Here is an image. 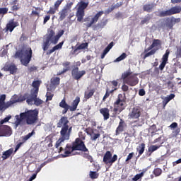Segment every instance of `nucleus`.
<instances>
[{"instance_id":"nucleus-14","label":"nucleus","mask_w":181,"mask_h":181,"mask_svg":"<svg viewBox=\"0 0 181 181\" xmlns=\"http://www.w3.org/2000/svg\"><path fill=\"white\" fill-rule=\"evenodd\" d=\"M181 12V7L179 6H174L171 8L170 10L166 11L164 13H162V16H166L168 15H175V13H180Z\"/></svg>"},{"instance_id":"nucleus-23","label":"nucleus","mask_w":181,"mask_h":181,"mask_svg":"<svg viewBox=\"0 0 181 181\" xmlns=\"http://www.w3.org/2000/svg\"><path fill=\"white\" fill-rule=\"evenodd\" d=\"M80 103V98L76 97V99L73 101L71 106H69L70 111H76L77 110V105Z\"/></svg>"},{"instance_id":"nucleus-52","label":"nucleus","mask_w":181,"mask_h":181,"mask_svg":"<svg viewBox=\"0 0 181 181\" xmlns=\"http://www.w3.org/2000/svg\"><path fill=\"white\" fill-rule=\"evenodd\" d=\"M56 11H57V8H56V7H54V8H51L49 9V11H48V13L54 14V13H56Z\"/></svg>"},{"instance_id":"nucleus-46","label":"nucleus","mask_w":181,"mask_h":181,"mask_svg":"<svg viewBox=\"0 0 181 181\" xmlns=\"http://www.w3.org/2000/svg\"><path fill=\"white\" fill-rule=\"evenodd\" d=\"M129 76H131V72L127 71L122 74V78L123 80H125V78H127V77H128Z\"/></svg>"},{"instance_id":"nucleus-21","label":"nucleus","mask_w":181,"mask_h":181,"mask_svg":"<svg viewBox=\"0 0 181 181\" xmlns=\"http://www.w3.org/2000/svg\"><path fill=\"white\" fill-rule=\"evenodd\" d=\"M59 107H61V108H63L64 110L62 111V112L64 114H66L67 112V111H69V110H70V105H69L67 104V103H66L65 100H62L60 103H59Z\"/></svg>"},{"instance_id":"nucleus-17","label":"nucleus","mask_w":181,"mask_h":181,"mask_svg":"<svg viewBox=\"0 0 181 181\" xmlns=\"http://www.w3.org/2000/svg\"><path fill=\"white\" fill-rule=\"evenodd\" d=\"M125 108V106L124 105V101L122 100L119 99L115 103V111L116 112H121L122 110Z\"/></svg>"},{"instance_id":"nucleus-53","label":"nucleus","mask_w":181,"mask_h":181,"mask_svg":"<svg viewBox=\"0 0 181 181\" xmlns=\"http://www.w3.org/2000/svg\"><path fill=\"white\" fill-rule=\"evenodd\" d=\"M134 156V153H130L128 156L127 158L126 159V162H128V160H130V159H132Z\"/></svg>"},{"instance_id":"nucleus-12","label":"nucleus","mask_w":181,"mask_h":181,"mask_svg":"<svg viewBox=\"0 0 181 181\" xmlns=\"http://www.w3.org/2000/svg\"><path fill=\"white\" fill-rule=\"evenodd\" d=\"M12 131L11 127L8 126H0V136H11Z\"/></svg>"},{"instance_id":"nucleus-35","label":"nucleus","mask_w":181,"mask_h":181,"mask_svg":"<svg viewBox=\"0 0 181 181\" xmlns=\"http://www.w3.org/2000/svg\"><path fill=\"white\" fill-rule=\"evenodd\" d=\"M127 59V54L122 53L119 57H117L114 62L117 63L119 62H122V60Z\"/></svg>"},{"instance_id":"nucleus-24","label":"nucleus","mask_w":181,"mask_h":181,"mask_svg":"<svg viewBox=\"0 0 181 181\" xmlns=\"http://www.w3.org/2000/svg\"><path fill=\"white\" fill-rule=\"evenodd\" d=\"M100 114L104 117L105 121H107L110 118V110L107 108H102L100 110Z\"/></svg>"},{"instance_id":"nucleus-7","label":"nucleus","mask_w":181,"mask_h":181,"mask_svg":"<svg viewBox=\"0 0 181 181\" xmlns=\"http://www.w3.org/2000/svg\"><path fill=\"white\" fill-rule=\"evenodd\" d=\"M88 6V3H86L84 1H81L78 4V11L76 12V18L78 22H81L83 21V18H84V9Z\"/></svg>"},{"instance_id":"nucleus-59","label":"nucleus","mask_w":181,"mask_h":181,"mask_svg":"<svg viewBox=\"0 0 181 181\" xmlns=\"http://www.w3.org/2000/svg\"><path fill=\"white\" fill-rule=\"evenodd\" d=\"M122 88L123 91H128V86H127V85H123L122 86Z\"/></svg>"},{"instance_id":"nucleus-60","label":"nucleus","mask_w":181,"mask_h":181,"mask_svg":"<svg viewBox=\"0 0 181 181\" xmlns=\"http://www.w3.org/2000/svg\"><path fill=\"white\" fill-rule=\"evenodd\" d=\"M35 179H36V174H33V176L30 177L29 181L35 180Z\"/></svg>"},{"instance_id":"nucleus-47","label":"nucleus","mask_w":181,"mask_h":181,"mask_svg":"<svg viewBox=\"0 0 181 181\" xmlns=\"http://www.w3.org/2000/svg\"><path fill=\"white\" fill-rule=\"evenodd\" d=\"M107 23H108L107 20H103L99 23L100 28H104V26L107 25Z\"/></svg>"},{"instance_id":"nucleus-3","label":"nucleus","mask_w":181,"mask_h":181,"mask_svg":"<svg viewBox=\"0 0 181 181\" xmlns=\"http://www.w3.org/2000/svg\"><path fill=\"white\" fill-rule=\"evenodd\" d=\"M74 151H83L87 152V148L84 145V143L79 139H76L73 146L66 145L65 148L64 153L62 154L63 158H67V156H71V155H76Z\"/></svg>"},{"instance_id":"nucleus-27","label":"nucleus","mask_w":181,"mask_h":181,"mask_svg":"<svg viewBox=\"0 0 181 181\" xmlns=\"http://www.w3.org/2000/svg\"><path fill=\"white\" fill-rule=\"evenodd\" d=\"M36 97H37V93H34V94L32 95L31 97L27 98L28 104H29V105L35 104V100Z\"/></svg>"},{"instance_id":"nucleus-26","label":"nucleus","mask_w":181,"mask_h":181,"mask_svg":"<svg viewBox=\"0 0 181 181\" xmlns=\"http://www.w3.org/2000/svg\"><path fill=\"white\" fill-rule=\"evenodd\" d=\"M13 97H16L13 98V100L16 101L15 103H21V101H25V100L28 98V95H21L19 97L16 95H14Z\"/></svg>"},{"instance_id":"nucleus-22","label":"nucleus","mask_w":181,"mask_h":181,"mask_svg":"<svg viewBox=\"0 0 181 181\" xmlns=\"http://www.w3.org/2000/svg\"><path fill=\"white\" fill-rule=\"evenodd\" d=\"M67 124H69V119H67V117H62L58 123V127L59 128H64V127H69Z\"/></svg>"},{"instance_id":"nucleus-32","label":"nucleus","mask_w":181,"mask_h":181,"mask_svg":"<svg viewBox=\"0 0 181 181\" xmlns=\"http://www.w3.org/2000/svg\"><path fill=\"white\" fill-rule=\"evenodd\" d=\"M110 87H112L113 89L110 90V93H114L115 90H117V86H118V81H112L110 83Z\"/></svg>"},{"instance_id":"nucleus-11","label":"nucleus","mask_w":181,"mask_h":181,"mask_svg":"<svg viewBox=\"0 0 181 181\" xmlns=\"http://www.w3.org/2000/svg\"><path fill=\"white\" fill-rule=\"evenodd\" d=\"M60 84V78L55 77L51 78V83L47 86L48 91H53Z\"/></svg>"},{"instance_id":"nucleus-58","label":"nucleus","mask_w":181,"mask_h":181,"mask_svg":"<svg viewBox=\"0 0 181 181\" xmlns=\"http://www.w3.org/2000/svg\"><path fill=\"white\" fill-rule=\"evenodd\" d=\"M50 19V16H45V18H44V24H45L47 21H49Z\"/></svg>"},{"instance_id":"nucleus-28","label":"nucleus","mask_w":181,"mask_h":181,"mask_svg":"<svg viewBox=\"0 0 181 181\" xmlns=\"http://www.w3.org/2000/svg\"><path fill=\"white\" fill-rule=\"evenodd\" d=\"M13 153V148H10L9 150H7L3 153L2 158L4 160L8 159V158H9V156H11Z\"/></svg>"},{"instance_id":"nucleus-48","label":"nucleus","mask_w":181,"mask_h":181,"mask_svg":"<svg viewBox=\"0 0 181 181\" xmlns=\"http://www.w3.org/2000/svg\"><path fill=\"white\" fill-rule=\"evenodd\" d=\"M34 104L35 105H40L41 104H43V100L35 98Z\"/></svg>"},{"instance_id":"nucleus-51","label":"nucleus","mask_w":181,"mask_h":181,"mask_svg":"<svg viewBox=\"0 0 181 181\" xmlns=\"http://www.w3.org/2000/svg\"><path fill=\"white\" fill-rule=\"evenodd\" d=\"M63 2V0H58L54 4L55 9H57L60 6L61 4Z\"/></svg>"},{"instance_id":"nucleus-63","label":"nucleus","mask_w":181,"mask_h":181,"mask_svg":"<svg viewBox=\"0 0 181 181\" xmlns=\"http://www.w3.org/2000/svg\"><path fill=\"white\" fill-rule=\"evenodd\" d=\"M8 53V52L6 50V49H4L2 52H1V56L4 57V56H6V54Z\"/></svg>"},{"instance_id":"nucleus-64","label":"nucleus","mask_w":181,"mask_h":181,"mask_svg":"<svg viewBox=\"0 0 181 181\" xmlns=\"http://www.w3.org/2000/svg\"><path fill=\"white\" fill-rule=\"evenodd\" d=\"M171 2L173 4H179L180 2H181V0H171Z\"/></svg>"},{"instance_id":"nucleus-57","label":"nucleus","mask_w":181,"mask_h":181,"mask_svg":"<svg viewBox=\"0 0 181 181\" xmlns=\"http://www.w3.org/2000/svg\"><path fill=\"white\" fill-rule=\"evenodd\" d=\"M109 96L110 93H108V90H107L105 95L103 97V101H105V99L108 98Z\"/></svg>"},{"instance_id":"nucleus-34","label":"nucleus","mask_w":181,"mask_h":181,"mask_svg":"<svg viewBox=\"0 0 181 181\" xmlns=\"http://www.w3.org/2000/svg\"><path fill=\"white\" fill-rule=\"evenodd\" d=\"M173 98H175V95H173V94H171L169 96L164 98L163 104H165V105H166V104H168V103H169V101H170V100H173Z\"/></svg>"},{"instance_id":"nucleus-5","label":"nucleus","mask_w":181,"mask_h":181,"mask_svg":"<svg viewBox=\"0 0 181 181\" xmlns=\"http://www.w3.org/2000/svg\"><path fill=\"white\" fill-rule=\"evenodd\" d=\"M71 132V127L69 129V126H66L62 128L60 132L61 138L57 141L55 146L56 148H59V146H62V144L64 142V141H67L70 139V134Z\"/></svg>"},{"instance_id":"nucleus-29","label":"nucleus","mask_w":181,"mask_h":181,"mask_svg":"<svg viewBox=\"0 0 181 181\" xmlns=\"http://www.w3.org/2000/svg\"><path fill=\"white\" fill-rule=\"evenodd\" d=\"M69 12H70V10L65 8L64 10H62L60 13V17L59 19L60 21H63V19H64V18H66V16H67V14L69 13Z\"/></svg>"},{"instance_id":"nucleus-36","label":"nucleus","mask_w":181,"mask_h":181,"mask_svg":"<svg viewBox=\"0 0 181 181\" xmlns=\"http://www.w3.org/2000/svg\"><path fill=\"white\" fill-rule=\"evenodd\" d=\"M95 90L93 89L85 92V98H90L94 95Z\"/></svg>"},{"instance_id":"nucleus-4","label":"nucleus","mask_w":181,"mask_h":181,"mask_svg":"<svg viewBox=\"0 0 181 181\" xmlns=\"http://www.w3.org/2000/svg\"><path fill=\"white\" fill-rule=\"evenodd\" d=\"M15 57L16 59H20L21 62L23 66H28L30 62V60H32V49L30 47H27L21 51H18L16 53Z\"/></svg>"},{"instance_id":"nucleus-19","label":"nucleus","mask_w":181,"mask_h":181,"mask_svg":"<svg viewBox=\"0 0 181 181\" xmlns=\"http://www.w3.org/2000/svg\"><path fill=\"white\" fill-rule=\"evenodd\" d=\"M131 118L137 119L141 116V111L139 109L134 107L129 114Z\"/></svg>"},{"instance_id":"nucleus-43","label":"nucleus","mask_w":181,"mask_h":181,"mask_svg":"<svg viewBox=\"0 0 181 181\" xmlns=\"http://www.w3.org/2000/svg\"><path fill=\"white\" fill-rule=\"evenodd\" d=\"M153 8V6L152 4H146L144 6V11H146L147 12H149Z\"/></svg>"},{"instance_id":"nucleus-8","label":"nucleus","mask_w":181,"mask_h":181,"mask_svg":"<svg viewBox=\"0 0 181 181\" xmlns=\"http://www.w3.org/2000/svg\"><path fill=\"white\" fill-rule=\"evenodd\" d=\"M159 49H160V40H154L151 46H150L147 49V51L148 50H151V51L146 53L145 54V57H149V56H152V54H155V53H156V50H159Z\"/></svg>"},{"instance_id":"nucleus-44","label":"nucleus","mask_w":181,"mask_h":181,"mask_svg":"<svg viewBox=\"0 0 181 181\" xmlns=\"http://www.w3.org/2000/svg\"><path fill=\"white\" fill-rule=\"evenodd\" d=\"M98 138H100V134H90V139H92V141H96Z\"/></svg>"},{"instance_id":"nucleus-31","label":"nucleus","mask_w":181,"mask_h":181,"mask_svg":"<svg viewBox=\"0 0 181 181\" xmlns=\"http://www.w3.org/2000/svg\"><path fill=\"white\" fill-rule=\"evenodd\" d=\"M40 81H35L33 82V87L34 88L35 94H37V91H39V86H40Z\"/></svg>"},{"instance_id":"nucleus-40","label":"nucleus","mask_w":181,"mask_h":181,"mask_svg":"<svg viewBox=\"0 0 181 181\" xmlns=\"http://www.w3.org/2000/svg\"><path fill=\"white\" fill-rule=\"evenodd\" d=\"M88 47V43H83L77 47V48L75 49V52H77V50H83L84 49H87Z\"/></svg>"},{"instance_id":"nucleus-54","label":"nucleus","mask_w":181,"mask_h":181,"mask_svg":"<svg viewBox=\"0 0 181 181\" xmlns=\"http://www.w3.org/2000/svg\"><path fill=\"white\" fill-rule=\"evenodd\" d=\"M123 129H124V128L122 127V123L120 122L119 124V127L117 129V132H121Z\"/></svg>"},{"instance_id":"nucleus-45","label":"nucleus","mask_w":181,"mask_h":181,"mask_svg":"<svg viewBox=\"0 0 181 181\" xmlns=\"http://www.w3.org/2000/svg\"><path fill=\"white\" fill-rule=\"evenodd\" d=\"M12 117L11 115L5 117L4 119L0 121V124L2 125L4 124H5V122H8V121H9V119L11 118Z\"/></svg>"},{"instance_id":"nucleus-62","label":"nucleus","mask_w":181,"mask_h":181,"mask_svg":"<svg viewBox=\"0 0 181 181\" xmlns=\"http://www.w3.org/2000/svg\"><path fill=\"white\" fill-rule=\"evenodd\" d=\"M170 128H176V127H177V123H173L170 124Z\"/></svg>"},{"instance_id":"nucleus-55","label":"nucleus","mask_w":181,"mask_h":181,"mask_svg":"<svg viewBox=\"0 0 181 181\" xmlns=\"http://www.w3.org/2000/svg\"><path fill=\"white\" fill-rule=\"evenodd\" d=\"M53 98V95H49V92L47 93V101H50Z\"/></svg>"},{"instance_id":"nucleus-13","label":"nucleus","mask_w":181,"mask_h":181,"mask_svg":"<svg viewBox=\"0 0 181 181\" xmlns=\"http://www.w3.org/2000/svg\"><path fill=\"white\" fill-rule=\"evenodd\" d=\"M176 57L173 59L174 65L181 69V47L177 49Z\"/></svg>"},{"instance_id":"nucleus-61","label":"nucleus","mask_w":181,"mask_h":181,"mask_svg":"<svg viewBox=\"0 0 181 181\" xmlns=\"http://www.w3.org/2000/svg\"><path fill=\"white\" fill-rule=\"evenodd\" d=\"M21 145H22V143H20L16 145L15 152H16L18 151V149H19V148H21Z\"/></svg>"},{"instance_id":"nucleus-6","label":"nucleus","mask_w":181,"mask_h":181,"mask_svg":"<svg viewBox=\"0 0 181 181\" xmlns=\"http://www.w3.org/2000/svg\"><path fill=\"white\" fill-rule=\"evenodd\" d=\"M16 96H13L10 101L5 103V100L6 99V95H1L0 96V111H5L6 108H9V107H12L13 104H15L16 101L13 100Z\"/></svg>"},{"instance_id":"nucleus-15","label":"nucleus","mask_w":181,"mask_h":181,"mask_svg":"<svg viewBox=\"0 0 181 181\" xmlns=\"http://www.w3.org/2000/svg\"><path fill=\"white\" fill-rule=\"evenodd\" d=\"M2 70L4 71H10V74H16V71H18V68L15 64H6L4 67H3Z\"/></svg>"},{"instance_id":"nucleus-49","label":"nucleus","mask_w":181,"mask_h":181,"mask_svg":"<svg viewBox=\"0 0 181 181\" xmlns=\"http://www.w3.org/2000/svg\"><path fill=\"white\" fill-rule=\"evenodd\" d=\"M161 173H162V170H160V168H156V170H154V175L156 176H160Z\"/></svg>"},{"instance_id":"nucleus-41","label":"nucleus","mask_w":181,"mask_h":181,"mask_svg":"<svg viewBox=\"0 0 181 181\" xmlns=\"http://www.w3.org/2000/svg\"><path fill=\"white\" fill-rule=\"evenodd\" d=\"M89 176L91 179H97L98 177V173H97L96 172L90 171Z\"/></svg>"},{"instance_id":"nucleus-37","label":"nucleus","mask_w":181,"mask_h":181,"mask_svg":"<svg viewBox=\"0 0 181 181\" xmlns=\"http://www.w3.org/2000/svg\"><path fill=\"white\" fill-rule=\"evenodd\" d=\"M64 43V42H62L59 43L57 45H56L55 47H54L52 49L50 50V53H53V52H55V50H59V49H62Z\"/></svg>"},{"instance_id":"nucleus-42","label":"nucleus","mask_w":181,"mask_h":181,"mask_svg":"<svg viewBox=\"0 0 181 181\" xmlns=\"http://www.w3.org/2000/svg\"><path fill=\"white\" fill-rule=\"evenodd\" d=\"M144 176V173H141L140 174H137L134 176V177H133L132 180L133 181H138L139 180V179H141V177H142Z\"/></svg>"},{"instance_id":"nucleus-10","label":"nucleus","mask_w":181,"mask_h":181,"mask_svg":"<svg viewBox=\"0 0 181 181\" xmlns=\"http://www.w3.org/2000/svg\"><path fill=\"white\" fill-rule=\"evenodd\" d=\"M112 155H111V152L107 151L103 157V162L106 163V165H108V163H110V165H112L115 160L117 159V154H115L113 157L112 158Z\"/></svg>"},{"instance_id":"nucleus-39","label":"nucleus","mask_w":181,"mask_h":181,"mask_svg":"<svg viewBox=\"0 0 181 181\" xmlns=\"http://www.w3.org/2000/svg\"><path fill=\"white\" fill-rule=\"evenodd\" d=\"M159 148H160V146L152 145L150 147H148V152H151V153H152V152H155V151H158Z\"/></svg>"},{"instance_id":"nucleus-16","label":"nucleus","mask_w":181,"mask_h":181,"mask_svg":"<svg viewBox=\"0 0 181 181\" xmlns=\"http://www.w3.org/2000/svg\"><path fill=\"white\" fill-rule=\"evenodd\" d=\"M86 74V71H78V68L74 69L72 71V76L76 80H78Z\"/></svg>"},{"instance_id":"nucleus-9","label":"nucleus","mask_w":181,"mask_h":181,"mask_svg":"<svg viewBox=\"0 0 181 181\" xmlns=\"http://www.w3.org/2000/svg\"><path fill=\"white\" fill-rule=\"evenodd\" d=\"M104 11H99L98 13L95 14L94 17L89 16L86 19V26L90 27L91 25L96 23L98 21V19L100 16H103Z\"/></svg>"},{"instance_id":"nucleus-18","label":"nucleus","mask_w":181,"mask_h":181,"mask_svg":"<svg viewBox=\"0 0 181 181\" xmlns=\"http://www.w3.org/2000/svg\"><path fill=\"white\" fill-rule=\"evenodd\" d=\"M170 52L169 51H166L165 54L163 56L162 58V62L159 66V69L161 70H163L165 69V66H166V64L168 63V59L169 58Z\"/></svg>"},{"instance_id":"nucleus-20","label":"nucleus","mask_w":181,"mask_h":181,"mask_svg":"<svg viewBox=\"0 0 181 181\" xmlns=\"http://www.w3.org/2000/svg\"><path fill=\"white\" fill-rule=\"evenodd\" d=\"M16 26H18V23L14 22L13 20H11L6 25V30H9V32H13Z\"/></svg>"},{"instance_id":"nucleus-50","label":"nucleus","mask_w":181,"mask_h":181,"mask_svg":"<svg viewBox=\"0 0 181 181\" xmlns=\"http://www.w3.org/2000/svg\"><path fill=\"white\" fill-rule=\"evenodd\" d=\"M8 13L7 8H0V15H5V13Z\"/></svg>"},{"instance_id":"nucleus-2","label":"nucleus","mask_w":181,"mask_h":181,"mask_svg":"<svg viewBox=\"0 0 181 181\" xmlns=\"http://www.w3.org/2000/svg\"><path fill=\"white\" fill-rule=\"evenodd\" d=\"M64 34V30H60L58 33V35H56L53 29H48L47 33L45 35V40L42 44L43 50H47L50 45H57V43L59 42V39H60V37H62Z\"/></svg>"},{"instance_id":"nucleus-25","label":"nucleus","mask_w":181,"mask_h":181,"mask_svg":"<svg viewBox=\"0 0 181 181\" xmlns=\"http://www.w3.org/2000/svg\"><path fill=\"white\" fill-rule=\"evenodd\" d=\"M114 46V42H110L106 48L103 50V54H101V59H104L105 57V55L112 49V47Z\"/></svg>"},{"instance_id":"nucleus-56","label":"nucleus","mask_w":181,"mask_h":181,"mask_svg":"<svg viewBox=\"0 0 181 181\" xmlns=\"http://www.w3.org/2000/svg\"><path fill=\"white\" fill-rule=\"evenodd\" d=\"M139 95H141V97L145 95V90L144 89H141L139 92Z\"/></svg>"},{"instance_id":"nucleus-30","label":"nucleus","mask_w":181,"mask_h":181,"mask_svg":"<svg viewBox=\"0 0 181 181\" xmlns=\"http://www.w3.org/2000/svg\"><path fill=\"white\" fill-rule=\"evenodd\" d=\"M180 22V18H176L175 17H172L170 19V25H168L169 28H172L173 25H176V23H179Z\"/></svg>"},{"instance_id":"nucleus-33","label":"nucleus","mask_w":181,"mask_h":181,"mask_svg":"<svg viewBox=\"0 0 181 181\" xmlns=\"http://www.w3.org/2000/svg\"><path fill=\"white\" fill-rule=\"evenodd\" d=\"M33 135H35L34 131H33L31 133H29L28 134L23 136L22 139H23V142H26V141H28V139H30V138H32V136H33Z\"/></svg>"},{"instance_id":"nucleus-38","label":"nucleus","mask_w":181,"mask_h":181,"mask_svg":"<svg viewBox=\"0 0 181 181\" xmlns=\"http://www.w3.org/2000/svg\"><path fill=\"white\" fill-rule=\"evenodd\" d=\"M137 151L139 152V155L143 154L145 151V144H140L139 148H137Z\"/></svg>"},{"instance_id":"nucleus-1","label":"nucleus","mask_w":181,"mask_h":181,"mask_svg":"<svg viewBox=\"0 0 181 181\" xmlns=\"http://www.w3.org/2000/svg\"><path fill=\"white\" fill-rule=\"evenodd\" d=\"M37 115H39V111L37 110H28L25 112H22L20 115H16L14 118V125L16 128H18L23 120L25 119L28 125H32L37 121Z\"/></svg>"}]
</instances>
